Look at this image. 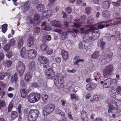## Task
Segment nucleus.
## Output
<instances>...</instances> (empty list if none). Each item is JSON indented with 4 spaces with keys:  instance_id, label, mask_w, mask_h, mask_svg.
Masks as SVG:
<instances>
[{
    "instance_id": "f257e3e1",
    "label": "nucleus",
    "mask_w": 121,
    "mask_h": 121,
    "mask_svg": "<svg viewBox=\"0 0 121 121\" xmlns=\"http://www.w3.org/2000/svg\"><path fill=\"white\" fill-rule=\"evenodd\" d=\"M89 27V29H87L86 27H81L80 28V30L82 31L81 33L83 34H87L91 32L93 36V40H94L97 39L100 36L99 31L97 28L94 27L92 25H88L86 26V27Z\"/></svg>"
},
{
    "instance_id": "f03ea898",
    "label": "nucleus",
    "mask_w": 121,
    "mask_h": 121,
    "mask_svg": "<svg viewBox=\"0 0 121 121\" xmlns=\"http://www.w3.org/2000/svg\"><path fill=\"white\" fill-rule=\"evenodd\" d=\"M36 51L33 49L30 50L28 51L26 50L25 47H23L21 50L20 55L23 58H26L28 56L29 58L33 59L36 57Z\"/></svg>"
},
{
    "instance_id": "7ed1b4c3",
    "label": "nucleus",
    "mask_w": 121,
    "mask_h": 121,
    "mask_svg": "<svg viewBox=\"0 0 121 121\" xmlns=\"http://www.w3.org/2000/svg\"><path fill=\"white\" fill-rule=\"evenodd\" d=\"M39 111L38 110L31 109L29 111L28 116L29 121H34L37 119L39 115Z\"/></svg>"
},
{
    "instance_id": "20e7f679",
    "label": "nucleus",
    "mask_w": 121,
    "mask_h": 121,
    "mask_svg": "<svg viewBox=\"0 0 121 121\" xmlns=\"http://www.w3.org/2000/svg\"><path fill=\"white\" fill-rule=\"evenodd\" d=\"M55 109V106L51 104L46 105L44 107L43 112V115L45 117L49 115Z\"/></svg>"
},
{
    "instance_id": "39448f33",
    "label": "nucleus",
    "mask_w": 121,
    "mask_h": 121,
    "mask_svg": "<svg viewBox=\"0 0 121 121\" xmlns=\"http://www.w3.org/2000/svg\"><path fill=\"white\" fill-rule=\"evenodd\" d=\"M16 69L20 76L23 74L26 69V66L22 62L19 61L16 65Z\"/></svg>"
},
{
    "instance_id": "423d86ee",
    "label": "nucleus",
    "mask_w": 121,
    "mask_h": 121,
    "mask_svg": "<svg viewBox=\"0 0 121 121\" xmlns=\"http://www.w3.org/2000/svg\"><path fill=\"white\" fill-rule=\"evenodd\" d=\"M64 78L62 75L57 76L54 80L55 85L58 88H64Z\"/></svg>"
},
{
    "instance_id": "0eeeda50",
    "label": "nucleus",
    "mask_w": 121,
    "mask_h": 121,
    "mask_svg": "<svg viewBox=\"0 0 121 121\" xmlns=\"http://www.w3.org/2000/svg\"><path fill=\"white\" fill-rule=\"evenodd\" d=\"M113 66L112 65H109L107 66L104 68L103 72V74L105 78H107L108 76L112 74Z\"/></svg>"
},
{
    "instance_id": "6e6552de",
    "label": "nucleus",
    "mask_w": 121,
    "mask_h": 121,
    "mask_svg": "<svg viewBox=\"0 0 121 121\" xmlns=\"http://www.w3.org/2000/svg\"><path fill=\"white\" fill-rule=\"evenodd\" d=\"M113 53L112 50L110 49L107 52V54L104 56L103 59L107 63H108L111 61L113 57Z\"/></svg>"
},
{
    "instance_id": "1a4fd4ad",
    "label": "nucleus",
    "mask_w": 121,
    "mask_h": 121,
    "mask_svg": "<svg viewBox=\"0 0 121 121\" xmlns=\"http://www.w3.org/2000/svg\"><path fill=\"white\" fill-rule=\"evenodd\" d=\"M109 109L108 110V112H111L112 113L113 112V110L114 109L116 110H117L118 109L117 102L113 101L112 103H111L109 105Z\"/></svg>"
},
{
    "instance_id": "9d476101",
    "label": "nucleus",
    "mask_w": 121,
    "mask_h": 121,
    "mask_svg": "<svg viewBox=\"0 0 121 121\" xmlns=\"http://www.w3.org/2000/svg\"><path fill=\"white\" fill-rule=\"evenodd\" d=\"M117 19H114L106 21H103L101 22L102 23H105V24H106V27H108L112 25H117Z\"/></svg>"
},
{
    "instance_id": "9b49d317",
    "label": "nucleus",
    "mask_w": 121,
    "mask_h": 121,
    "mask_svg": "<svg viewBox=\"0 0 121 121\" xmlns=\"http://www.w3.org/2000/svg\"><path fill=\"white\" fill-rule=\"evenodd\" d=\"M45 74L47 75V78L48 79H52L55 76V73L52 70L47 69L45 70Z\"/></svg>"
},
{
    "instance_id": "f8f14e48",
    "label": "nucleus",
    "mask_w": 121,
    "mask_h": 121,
    "mask_svg": "<svg viewBox=\"0 0 121 121\" xmlns=\"http://www.w3.org/2000/svg\"><path fill=\"white\" fill-rule=\"evenodd\" d=\"M85 35L83 37V41L85 43H88L93 41V37L91 36H90L87 34H85Z\"/></svg>"
},
{
    "instance_id": "ddd939ff",
    "label": "nucleus",
    "mask_w": 121,
    "mask_h": 121,
    "mask_svg": "<svg viewBox=\"0 0 121 121\" xmlns=\"http://www.w3.org/2000/svg\"><path fill=\"white\" fill-rule=\"evenodd\" d=\"M38 61L41 64H45L49 62L48 59L46 57L43 56L39 57Z\"/></svg>"
},
{
    "instance_id": "4468645a",
    "label": "nucleus",
    "mask_w": 121,
    "mask_h": 121,
    "mask_svg": "<svg viewBox=\"0 0 121 121\" xmlns=\"http://www.w3.org/2000/svg\"><path fill=\"white\" fill-rule=\"evenodd\" d=\"M28 67L30 71H34L36 69V66L35 61L33 60L29 64Z\"/></svg>"
},
{
    "instance_id": "2eb2a0df",
    "label": "nucleus",
    "mask_w": 121,
    "mask_h": 121,
    "mask_svg": "<svg viewBox=\"0 0 121 121\" xmlns=\"http://www.w3.org/2000/svg\"><path fill=\"white\" fill-rule=\"evenodd\" d=\"M81 117L82 121H88V118L87 117V113L84 110L81 111Z\"/></svg>"
},
{
    "instance_id": "dca6fc26",
    "label": "nucleus",
    "mask_w": 121,
    "mask_h": 121,
    "mask_svg": "<svg viewBox=\"0 0 121 121\" xmlns=\"http://www.w3.org/2000/svg\"><path fill=\"white\" fill-rule=\"evenodd\" d=\"M61 54L63 59L66 60H67L69 57V55L68 52L65 50H62Z\"/></svg>"
},
{
    "instance_id": "f3484780",
    "label": "nucleus",
    "mask_w": 121,
    "mask_h": 121,
    "mask_svg": "<svg viewBox=\"0 0 121 121\" xmlns=\"http://www.w3.org/2000/svg\"><path fill=\"white\" fill-rule=\"evenodd\" d=\"M34 94L31 93L28 96V100L30 103H34L35 102Z\"/></svg>"
},
{
    "instance_id": "a211bd4d",
    "label": "nucleus",
    "mask_w": 121,
    "mask_h": 121,
    "mask_svg": "<svg viewBox=\"0 0 121 121\" xmlns=\"http://www.w3.org/2000/svg\"><path fill=\"white\" fill-rule=\"evenodd\" d=\"M74 60H75V62H74V64L78 66H79V64L81 62H82L84 61V59H80L79 58V56H76L74 58Z\"/></svg>"
},
{
    "instance_id": "6ab92c4d",
    "label": "nucleus",
    "mask_w": 121,
    "mask_h": 121,
    "mask_svg": "<svg viewBox=\"0 0 121 121\" xmlns=\"http://www.w3.org/2000/svg\"><path fill=\"white\" fill-rule=\"evenodd\" d=\"M110 78H107L104 81V84L103 85V87L106 88L110 87L111 85Z\"/></svg>"
},
{
    "instance_id": "aec40b11",
    "label": "nucleus",
    "mask_w": 121,
    "mask_h": 121,
    "mask_svg": "<svg viewBox=\"0 0 121 121\" xmlns=\"http://www.w3.org/2000/svg\"><path fill=\"white\" fill-rule=\"evenodd\" d=\"M32 77V75L31 73L30 72L27 73L25 75L24 80L26 81L27 82L31 80Z\"/></svg>"
},
{
    "instance_id": "412c9836",
    "label": "nucleus",
    "mask_w": 121,
    "mask_h": 121,
    "mask_svg": "<svg viewBox=\"0 0 121 121\" xmlns=\"http://www.w3.org/2000/svg\"><path fill=\"white\" fill-rule=\"evenodd\" d=\"M34 40L31 37H29L27 41V44L29 47H30L34 44Z\"/></svg>"
},
{
    "instance_id": "4be33fe9",
    "label": "nucleus",
    "mask_w": 121,
    "mask_h": 121,
    "mask_svg": "<svg viewBox=\"0 0 121 121\" xmlns=\"http://www.w3.org/2000/svg\"><path fill=\"white\" fill-rule=\"evenodd\" d=\"M52 26L56 27H60V22L56 20H53L51 22Z\"/></svg>"
},
{
    "instance_id": "5701e85b",
    "label": "nucleus",
    "mask_w": 121,
    "mask_h": 121,
    "mask_svg": "<svg viewBox=\"0 0 121 121\" xmlns=\"http://www.w3.org/2000/svg\"><path fill=\"white\" fill-rule=\"evenodd\" d=\"M95 84L90 83L86 85V88L88 91H90L95 87Z\"/></svg>"
},
{
    "instance_id": "b1692460",
    "label": "nucleus",
    "mask_w": 121,
    "mask_h": 121,
    "mask_svg": "<svg viewBox=\"0 0 121 121\" xmlns=\"http://www.w3.org/2000/svg\"><path fill=\"white\" fill-rule=\"evenodd\" d=\"M41 98L44 103H47L48 101V95L46 94H42L41 95Z\"/></svg>"
},
{
    "instance_id": "393cba45",
    "label": "nucleus",
    "mask_w": 121,
    "mask_h": 121,
    "mask_svg": "<svg viewBox=\"0 0 121 121\" xmlns=\"http://www.w3.org/2000/svg\"><path fill=\"white\" fill-rule=\"evenodd\" d=\"M18 74L17 73H15L13 76H12L11 78V80L12 82L16 83L18 79Z\"/></svg>"
},
{
    "instance_id": "a878e982",
    "label": "nucleus",
    "mask_w": 121,
    "mask_h": 121,
    "mask_svg": "<svg viewBox=\"0 0 121 121\" xmlns=\"http://www.w3.org/2000/svg\"><path fill=\"white\" fill-rule=\"evenodd\" d=\"M21 97L23 98H25L26 96V89H22L20 91Z\"/></svg>"
},
{
    "instance_id": "bb28decb",
    "label": "nucleus",
    "mask_w": 121,
    "mask_h": 121,
    "mask_svg": "<svg viewBox=\"0 0 121 121\" xmlns=\"http://www.w3.org/2000/svg\"><path fill=\"white\" fill-rule=\"evenodd\" d=\"M48 47L45 43H42L40 44V48L42 51H45L48 49Z\"/></svg>"
},
{
    "instance_id": "cd10ccee",
    "label": "nucleus",
    "mask_w": 121,
    "mask_h": 121,
    "mask_svg": "<svg viewBox=\"0 0 121 121\" xmlns=\"http://www.w3.org/2000/svg\"><path fill=\"white\" fill-rule=\"evenodd\" d=\"M102 14L104 17L105 18L109 17L110 15L109 12L106 10H104L102 12Z\"/></svg>"
},
{
    "instance_id": "c85d7f7f",
    "label": "nucleus",
    "mask_w": 121,
    "mask_h": 121,
    "mask_svg": "<svg viewBox=\"0 0 121 121\" xmlns=\"http://www.w3.org/2000/svg\"><path fill=\"white\" fill-rule=\"evenodd\" d=\"M34 94L36 102L38 101L40 99L41 95L40 93H35Z\"/></svg>"
},
{
    "instance_id": "c756f323",
    "label": "nucleus",
    "mask_w": 121,
    "mask_h": 121,
    "mask_svg": "<svg viewBox=\"0 0 121 121\" xmlns=\"http://www.w3.org/2000/svg\"><path fill=\"white\" fill-rule=\"evenodd\" d=\"M114 89L115 88L114 87H112V90H114V91H115V90H114ZM116 92H115L114 93L116 94H119L121 92V86H117L116 88Z\"/></svg>"
},
{
    "instance_id": "7c9ffc66",
    "label": "nucleus",
    "mask_w": 121,
    "mask_h": 121,
    "mask_svg": "<svg viewBox=\"0 0 121 121\" xmlns=\"http://www.w3.org/2000/svg\"><path fill=\"white\" fill-rule=\"evenodd\" d=\"M111 3L109 0H107L103 2V6L105 8H109L110 6Z\"/></svg>"
},
{
    "instance_id": "2f4dec72",
    "label": "nucleus",
    "mask_w": 121,
    "mask_h": 121,
    "mask_svg": "<svg viewBox=\"0 0 121 121\" xmlns=\"http://www.w3.org/2000/svg\"><path fill=\"white\" fill-rule=\"evenodd\" d=\"M11 116V119L12 120H14L17 117V112L15 111H12Z\"/></svg>"
},
{
    "instance_id": "473e14b6",
    "label": "nucleus",
    "mask_w": 121,
    "mask_h": 121,
    "mask_svg": "<svg viewBox=\"0 0 121 121\" xmlns=\"http://www.w3.org/2000/svg\"><path fill=\"white\" fill-rule=\"evenodd\" d=\"M93 99L95 101H99L100 100L101 98V96L99 95H94L93 97Z\"/></svg>"
},
{
    "instance_id": "72a5a7b5",
    "label": "nucleus",
    "mask_w": 121,
    "mask_h": 121,
    "mask_svg": "<svg viewBox=\"0 0 121 121\" xmlns=\"http://www.w3.org/2000/svg\"><path fill=\"white\" fill-rule=\"evenodd\" d=\"M70 97L72 99H74L76 101H77L79 100V98L78 96H76L74 94L72 93L70 95Z\"/></svg>"
},
{
    "instance_id": "f704fd0d",
    "label": "nucleus",
    "mask_w": 121,
    "mask_h": 121,
    "mask_svg": "<svg viewBox=\"0 0 121 121\" xmlns=\"http://www.w3.org/2000/svg\"><path fill=\"white\" fill-rule=\"evenodd\" d=\"M117 34V35H112L111 36V37H113L117 40L119 39L120 37V33L119 31H116V34Z\"/></svg>"
},
{
    "instance_id": "c9c22d12",
    "label": "nucleus",
    "mask_w": 121,
    "mask_h": 121,
    "mask_svg": "<svg viewBox=\"0 0 121 121\" xmlns=\"http://www.w3.org/2000/svg\"><path fill=\"white\" fill-rule=\"evenodd\" d=\"M8 25L7 24H4L2 26V31L4 33H5L7 29Z\"/></svg>"
},
{
    "instance_id": "e433bc0d",
    "label": "nucleus",
    "mask_w": 121,
    "mask_h": 121,
    "mask_svg": "<svg viewBox=\"0 0 121 121\" xmlns=\"http://www.w3.org/2000/svg\"><path fill=\"white\" fill-rule=\"evenodd\" d=\"M101 73H98L96 75L95 77V80L96 81L99 82L101 80V78H102V76H101Z\"/></svg>"
},
{
    "instance_id": "4c0bfd02",
    "label": "nucleus",
    "mask_w": 121,
    "mask_h": 121,
    "mask_svg": "<svg viewBox=\"0 0 121 121\" xmlns=\"http://www.w3.org/2000/svg\"><path fill=\"white\" fill-rule=\"evenodd\" d=\"M110 78V82L111 86L117 85V81L116 78L115 79Z\"/></svg>"
},
{
    "instance_id": "58836bf2",
    "label": "nucleus",
    "mask_w": 121,
    "mask_h": 121,
    "mask_svg": "<svg viewBox=\"0 0 121 121\" xmlns=\"http://www.w3.org/2000/svg\"><path fill=\"white\" fill-rule=\"evenodd\" d=\"M23 41L22 39L19 40L17 43V48L19 49H20L23 45Z\"/></svg>"
},
{
    "instance_id": "ea45409f",
    "label": "nucleus",
    "mask_w": 121,
    "mask_h": 121,
    "mask_svg": "<svg viewBox=\"0 0 121 121\" xmlns=\"http://www.w3.org/2000/svg\"><path fill=\"white\" fill-rule=\"evenodd\" d=\"M99 53L98 52H95L91 56V58L93 59L96 58L98 57Z\"/></svg>"
},
{
    "instance_id": "a19ab883",
    "label": "nucleus",
    "mask_w": 121,
    "mask_h": 121,
    "mask_svg": "<svg viewBox=\"0 0 121 121\" xmlns=\"http://www.w3.org/2000/svg\"><path fill=\"white\" fill-rule=\"evenodd\" d=\"M121 0H117V3L112 2V5L116 7H119L120 5V3L121 2Z\"/></svg>"
},
{
    "instance_id": "79ce46f5",
    "label": "nucleus",
    "mask_w": 121,
    "mask_h": 121,
    "mask_svg": "<svg viewBox=\"0 0 121 121\" xmlns=\"http://www.w3.org/2000/svg\"><path fill=\"white\" fill-rule=\"evenodd\" d=\"M94 22V19L91 17H89L87 18V23L90 24L93 23Z\"/></svg>"
},
{
    "instance_id": "37998d69",
    "label": "nucleus",
    "mask_w": 121,
    "mask_h": 121,
    "mask_svg": "<svg viewBox=\"0 0 121 121\" xmlns=\"http://www.w3.org/2000/svg\"><path fill=\"white\" fill-rule=\"evenodd\" d=\"M45 51V53L46 54L48 55H50L53 53V51L52 49H49L48 47V49L46 50Z\"/></svg>"
},
{
    "instance_id": "c03bdc74",
    "label": "nucleus",
    "mask_w": 121,
    "mask_h": 121,
    "mask_svg": "<svg viewBox=\"0 0 121 121\" xmlns=\"http://www.w3.org/2000/svg\"><path fill=\"white\" fill-rule=\"evenodd\" d=\"M9 43V45L10 46L12 47L15 45L16 41L13 39H12L10 40Z\"/></svg>"
},
{
    "instance_id": "a18cd8bd",
    "label": "nucleus",
    "mask_w": 121,
    "mask_h": 121,
    "mask_svg": "<svg viewBox=\"0 0 121 121\" xmlns=\"http://www.w3.org/2000/svg\"><path fill=\"white\" fill-rule=\"evenodd\" d=\"M13 104L12 102H10L8 108V112H10L13 107Z\"/></svg>"
},
{
    "instance_id": "49530a36",
    "label": "nucleus",
    "mask_w": 121,
    "mask_h": 121,
    "mask_svg": "<svg viewBox=\"0 0 121 121\" xmlns=\"http://www.w3.org/2000/svg\"><path fill=\"white\" fill-rule=\"evenodd\" d=\"M61 38L62 40L65 39L67 37V34L66 32H63L61 34Z\"/></svg>"
},
{
    "instance_id": "de8ad7c7",
    "label": "nucleus",
    "mask_w": 121,
    "mask_h": 121,
    "mask_svg": "<svg viewBox=\"0 0 121 121\" xmlns=\"http://www.w3.org/2000/svg\"><path fill=\"white\" fill-rule=\"evenodd\" d=\"M42 30L46 31H48L51 30V28L49 26L46 25L42 29Z\"/></svg>"
},
{
    "instance_id": "09e8293b",
    "label": "nucleus",
    "mask_w": 121,
    "mask_h": 121,
    "mask_svg": "<svg viewBox=\"0 0 121 121\" xmlns=\"http://www.w3.org/2000/svg\"><path fill=\"white\" fill-rule=\"evenodd\" d=\"M39 15L38 14H36L35 15L34 19L35 21H37L39 20Z\"/></svg>"
},
{
    "instance_id": "8fccbe9b",
    "label": "nucleus",
    "mask_w": 121,
    "mask_h": 121,
    "mask_svg": "<svg viewBox=\"0 0 121 121\" xmlns=\"http://www.w3.org/2000/svg\"><path fill=\"white\" fill-rule=\"evenodd\" d=\"M82 23L81 22H79V23H77L76 22H74V26L77 28H79L80 27Z\"/></svg>"
},
{
    "instance_id": "3c124183",
    "label": "nucleus",
    "mask_w": 121,
    "mask_h": 121,
    "mask_svg": "<svg viewBox=\"0 0 121 121\" xmlns=\"http://www.w3.org/2000/svg\"><path fill=\"white\" fill-rule=\"evenodd\" d=\"M12 64V62L11 61L9 60H7L6 63V65L7 67H9L11 66Z\"/></svg>"
},
{
    "instance_id": "603ef678",
    "label": "nucleus",
    "mask_w": 121,
    "mask_h": 121,
    "mask_svg": "<svg viewBox=\"0 0 121 121\" xmlns=\"http://www.w3.org/2000/svg\"><path fill=\"white\" fill-rule=\"evenodd\" d=\"M105 45V43L104 42H103L99 44V45H100L102 50H103L105 49L104 46Z\"/></svg>"
},
{
    "instance_id": "864d4df0",
    "label": "nucleus",
    "mask_w": 121,
    "mask_h": 121,
    "mask_svg": "<svg viewBox=\"0 0 121 121\" xmlns=\"http://www.w3.org/2000/svg\"><path fill=\"white\" fill-rule=\"evenodd\" d=\"M46 11L47 15L48 17H49L51 16L52 14V12L51 10H48L47 11Z\"/></svg>"
},
{
    "instance_id": "5fc2aeb1",
    "label": "nucleus",
    "mask_w": 121,
    "mask_h": 121,
    "mask_svg": "<svg viewBox=\"0 0 121 121\" xmlns=\"http://www.w3.org/2000/svg\"><path fill=\"white\" fill-rule=\"evenodd\" d=\"M5 105V103L4 101L3 100H0V106L1 107H4Z\"/></svg>"
},
{
    "instance_id": "6e6d98bb",
    "label": "nucleus",
    "mask_w": 121,
    "mask_h": 121,
    "mask_svg": "<svg viewBox=\"0 0 121 121\" xmlns=\"http://www.w3.org/2000/svg\"><path fill=\"white\" fill-rule=\"evenodd\" d=\"M86 19V16L85 15H83L81 17L80 19V20H81L82 21L81 22H82V23H83L84 22Z\"/></svg>"
},
{
    "instance_id": "4d7b16f0",
    "label": "nucleus",
    "mask_w": 121,
    "mask_h": 121,
    "mask_svg": "<svg viewBox=\"0 0 121 121\" xmlns=\"http://www.w3.org/2000/svg\"><path fill=\"white\" fill-rule=\"evenodd\" d=\"M30 3L28 1H26L24 4V8H28L30 6Z\"/></svg>"
},
{
    "instance_id": "13d9d810",
    "label": "nucleus",
    "mask_w": 121,
    "mask_h": 121,
    "mask_svg": "<svg viewBox=\"0 0 121 121\" xmlns=\"http://www.w3.org/2000/svg\"><path fill=\"white\" fill-rule=\"evenodd\" d=\"M22 106L21 104L19 105L17 108V111L19 114H22V112L21 110Z\"/></svg>"
},
{
    "instance_id": "bf43d9fd",
    "label": "nucleus",
    "mask_w": 121,
    "mask_h": 121,
    "mask_svg": "<svg viewBox=\"0 0 121 121\" xmlns=\"http://www.w3.org/2000/svg\"><path fill=\"white\" fill-rule=\"evenodd\" d=\"M31 85L32 87H39L38 84L36 82L32 83L31 84Z\"/></svg>"
},
{
    "instance_id": "052dcab7",
    "label": "nucleus",
    "mask_w": 121,
    "mask_h": 121,
    "mask_svg": "<svg viewBox=\"0 0 121 121\" xmlns=\"http://www.w3.org/2000/svg\"><path fill=\"white\" fill-rule=\"evenodd\" d=\"M67 115L69 119L71 120H73V119L72 116L70 112H68V113H67Z\"/></svg>"
},
{
    "instance_id": "680f3d73",
    "label": "nucleus",
    "mask_w": 121,
    "mask_h": 121,
    "mask_svg": "<svg viewBox=\"0 0 121 121\" xmlns=\"http://www.w3.org/2000/svg\"><path fill=\"white\" fill-rule=\"evenodd\" d=\"M10 46L9 44H6V45L4 47V49L5 50H6V51H8L9 50L10 48Z\"/></svg>"
},
{
    "instance_id": "e2e57ef3",
    "label": "nucleus",
    "mask_w": 121,
    "mask_h": 121,
    "mask_svg": "<svg viewBox=\"0 0 121 121\" xmlns=\"http://www.w3.org/2000/svg\"><path fill=\"white\" fill-rule=\"evenodd\" d=\"M92 1L93 3L99 4L100 2V0H92Z\"/></svg>"
},
{
    "instance_id": "0e129e2a",
    "label": "nucleus",
    "mask_w": 121,
    "mask_h": 121,
    "mask_svg": "<svg viewBox=\"0 0 121 121\" xmlns=\"http://www.w3.org/2000/svg\"><path fill=\"white\" fill-rule=\"evenodd\" d=\"M35 33H39L40 31V28L39 27H36L35 29Z\"/></svg>"
},
{
    "instance_id": "69168bd1",
    "label": "nucleus",
    "mask_w": 121,
    "mask_h": 121,
    "mask_svg": "<svg viewBox=\"0 0 121 121\" xmlns=\"http://www.w3.org/2000/svg\"><path fill=\"white\" fill-rule=\"evenodd\" d=\"M66 12L69 14H70L72 12L71 8H66L65 9Z\"/></svg>"
},
{
    "instance_id": "338daca9",
    "label": "nucleus",
    "mask_w": 121,
    "mask_h": 121,
    "mask_svg": "<svg viewBox=\"0 0 121 121\" xmlns=\"http://www.w3.org/2000/svg\"><path fill=\"white\" fill-rule=\"evenodd\" d=\"M117 95L116 97L117 99L119 101H121V93L119 94H116Z\"/></svg>"
},
{
    "instance_id": "774afa93",
    "label": "nucleus",
    "mask_w": 121,
    "mask_h": 121,
    "mask_svg": "<svg viewBox=\"0 0 121 121\" xmlns=\"http://www.w3.org/2000/svg\"><path fill=\"white\" fill-rule=\"evenodd\" d=\"M55 60L56 62L57 63H60L61 61V59L59 57H56Z\"/></svg>"
}]
</instances>
